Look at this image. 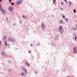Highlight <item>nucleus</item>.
<instances>
[{
	"mask_svg": "<svg viewBox=\"0 0 77 77\" xmlns=\"http://www.w3.org/2000/svg\"><path fill=\"white\" fill-rule=\"evenodd\" d=\"M8 9L9 10V11L11 12H12L13 11H14V7L12 6H9Z\"/></svg>",
	"mask_w": 77,
	"mask_h": 77,
	"instance_id": "1",
	"label": "nucleus"
},
{
	"mask_svg": "<svg viewBox=\"0 0 77 77\" xmlns=\"http://www.w3.org/2000/svg\"><path fill=\"white\" fill-rule=\"evenodd\" d=\"M59 30L61 34L63 33V29L62 26H60V27Z\"/></svg>",
	"mask_w": 77,
	"mask_h": 77,
	"instance_id": "2",
	"label": "nucleus"
},
{
	"mask_svg": "<svg viewBox=\"0 0 77 77\" xmlns=\"http://www.w3.org/2000/svg\"><path fill=\"white\" fill-rule=\"evenodd\" d=\"M22 2H23V1H22L21 0H20L18 2H16V3L17 5H20V4H21V3H22Z\"/></svg>",
	"mask_w": 77,
	"mask_h": 77,
	"instance_id": "3",
	"label": "nucleus"
},
{
	"mask_svg": "<svg viewBox=\"0 0 77 77\" xmlns=\"http://www.w3.org/2000/svg\"><path fill=\"white\" fill-rule=\"evenodd\" d=\"M45 24V23L44 22H42L41 26H42V28L43 29H45V26H44Z\"/></svg>",
	"mask_w": 77,
	"mask_h": 77,
	"instance_id": "4",
	"label": "nucleus"
},
{
	"mask_svg": "<svg viewBox=\"0 0 77 77\" xmlns=\"http://www.w3.org/2000/svg\"><path fill=\"white\" fill-rule=\"evenodd\" d=\"M76 48H77L75 46L74 47V48H73L74 51L75 53H77V51L76 50Z\"/></svg>",
	"mask_w": 77,
	"mask_h": 77,
	"instance_id": "5",
	"label": "nucleus"
},
{
	"mask_svg": "<svg viewBox=\"0 0 77 77\" xmlns=\"http://www.w3.org/2000/svg\"><path fill=\"white\" fill-rule=\"evenodd\" d=\"M2 54L3 55H4V56H6V54L3 51H2Z\"/></svg>",
	"mask_w": 77,
	"mask_h": 77,
	"instance_id": "6",
	"label": "nucleus"
},
{
	"mask_svg": "<svg viewBox=\"0 0 77 77\" xmlns=\"http://www.w3.org/2000/svg\"><path fill=\"white\" fill-rule=\"evenodd\" d=\"M2 13L3 14H6V12L5 11V10H4L3 9L2 10Z\"/></svg>",
	"mask_w": 77,
	"mask_h": 77,
	"instance_id": "7",
	"label": "nucleus"
},
{
	"mask_svg": "<svg viewBox=\"0 0 77 77\" xmlns=\"http://www.w3.org/2000/svg\"><path fill=\"white\" fill-rule=\"evenodd\" d=\"M72 29L73 30H77V28L75 27H74L72 28Z\"/></svg>",
	"mask_w": 77,
	"mask_h": 77,
	"instance_id": "8",
	"label": "nucleus"
},
{
	"mask_svg": "<svg viewBox=\"0 0 77 77\" xmlns=\"http://www.w3.org/2000/svg\"><path fill=\"white\" fill-rule=\"evenodd\" d=\"M12 39V38H9L8 39V41L9 42H11Z\"/></svg>",
	"mask_w": 77,
	"mask_h": 77,
	"instance_id": "9",
	"label": "nucleus"
},
{
	"mask_svg": "<svg viewBox=\"0 0 77 77\" xmlns=\"http://www.w3.org/2000/svg\"><path fill=\"white\" fill-rule=\"evenodd\" d=\"M23 69V70H24L25 72L26 73H27V70H26V69L25 68H22Z\"/></svg>",
	"mask_w": 77,
	"mask_h": 77,
	"instance_id": "10",
	"label": "nucleus"
},
{
	"mask_svg": "<svg viewBox=\"0 0 77 77\" xmlns=\"http://www.w3.org/2000/svg\"><path fill=\"white\" fill-rule=\"evenodd\" d=\"M69 8H70V7H71V2L69 1Z\"/></svg>",
	"mask_w": 77,
	"mask_h": 77,
	"instance_id": "11",
	"label": "nucleus"
},
{
	"mask_svg": "<svg viewBox=\"0 0 77 77\" xmlns=\"http://www.w3.org/2000/svg\"><path fill=\"white\" fill-rule=\"evenodd\" d=\"M22 17L23 18H25V20H27V17L26 16L24 15H23Z\"/></svg>",
	"mask_w": 77,
	"mask_h": 77,
	"instance_id": "12",
	"label": "nucleus"
},
{
	"mask_svg": "<svg viewBox=\"0 0 77 77\" xmlns=\"http://www.w3.org/2000/svg\"><path fill=\"white\" fill-rule=\"evenodd\" d=\"M26 65H28V66H30V64L26 61Z\"/></svg>",
	"mask_w": 77,
	"mask_h": 77,
	"instance_id": "13",
	"label": "nucleus"
},
{
	"mask_svg": "<svg viewBox=\"0 0 77 77\" xmlns=\"http://www.w3.org/2000/svg\"><path fill=\"white\" fill-rule=\"evenodd\" d=\"M64 20H66V22H68V19L67 18H65L64 19Z\"/></svg>",
	"mask_w": 77,
	"mask_h": 77,
	"instance_id": "14",
	"label": "nucleus"
},
{
	"mask_svg": "<svg viewBox=\"0 0 77 77\" xmlns=\"http://www.w3.org/2000/svg\"><path fill=\"white\" fill-rule=\"evenodd\" d=\"M11 42H15V40L14 39H12Z\"/></svg>",
	"mask_w": 77,
	"mask_h": 77,
	"instance_id": "15",
	"label": "nucleus"
},
{
	"mask_svg": "<svg viewBox=\"0 0 77 77\" xmlns=\"http://www.w3.org/2000/svg\"><path fill=\"white\" fill-rule=\"evenodd\" d=\"M3 10V8L2 7H0V11H2Z\"/></svg>",
	"mask_w": 77,
	"mask_h": 77,
	"instance_id": "16",
	"label": "nucleus"
},
{
	"mask_svg": "<svg viewBox=\"0 0 77 77\" xmlns=\"http://www.w3.org/2000/svg\"><path fill=\"white\" fill-rule=\"evenodd\" d=\"M6 36L4 35L3 36V39H5L6 38Z\"/></svg>",
	"mask_w": 77,
	"mask_h": 77,
	"instance_id": "17",
	"label": "nucleus"
},
{
	"mask_svg": "<svg viewBox=\"0 0 77 77\" xmlns=\"http://www.w3.org/2000/svg\"><path fill=\"white\" fill-rule=\"evenodd\" d=\"M63 23V21L62 20H61L60 21V22H59V23L60 24L61 23Z\"/></svg>",
	"mask_w": 77,
	"mask_h": 77,
	"instance_id": "18",
	"label": "nucleus"
},
{
	"mask_svg": "<svg viewBox=\"0 0 77 77\" xmlns=\"http://www.w3.org/2000/svg\"><path fill=\"white\" fill-rule=\"evenodd\" d=\"M5 42V45H6V46H7L8 44H7V41H6Z\"/></svg>",
	"mask_w": 77,
	"mask_h": 77,
	"instance_id": "19",
	"label": "nucleus"
},
{
	"mask_svg": "<svg viewBox=\"0 0 77 77\" xmlns=\"http://www.w3.org/2000/svg\"><path fill=\"white\" fill-rule=\"evenodd\" d=\"M60 9H61V11H63V10H64V9L61 7L60 8Z\"/></svg>",
	"mask_w": 77,
	"mask_h": 77,
	"instance_id": "20",
	"label": "nucleus"
},
{
	"mask_svg": "<svg viewBox=\"0 0 77 77\" xmlns=\"http://www.w3.org/2000/svg\"><path fill=\"white\" fill-rule=\"evenodd\" d=\"M21 75H24V73L23 72L21 73Z\"/></svg>",
	"mask_w": 77,
	"mask_h": 77,
	"instance_id": "21",
	"label": "nucleus"
},
{
	"mask_svg": "<svg viewBox=\"0 0 77 77\" xmlns=\"http://www.w3.org/2000/svg\"><path fill=\"white\" fill-rule=\"evenodd\" d=\"M73 12L74 13H76V11L75 9L73 10Z\"/></svg>",
	"mask_w": 77,
	"mask_h": 77,
	"instance_id": "22",
	"label": "nucleus"
},
{
	"mask_svg": "<svg viewBox=\"0 0 77 77\" xmlns=\"http://www.w3.org/2000/svg\"><path fill=\"white\" fill-rule=\"evenodd\" d=\"M16 23H14L13 24V26H16Z\"/></svg>",
	"mask_w": 77,
	"mask_h": 77,
	"instance_id": "23",
	"label": "nucleus"
},
{
	"mask_svg": "<svg viewBox=\"0 0 77 77\" xmlns=\"http://www.w3.org/2000/svg\"><path fill=\"white\" fill-rule=\"evenodd\" d=\"M8 63H11V61L9 60H8Z\"/></svg>",
	"mask_w": 77,
	"mask_h": 77,
	"instance_id": "24",
	"label": "nucleus"
},
{
	"mask_svg": "<svg viewBox=\"0 0 77 77\" xmlns=\"http://www.w3.org/2000/svg\"><path fill=\"white\" fill-rule=\"evenodd\" d=\"M6 18L7 21H8V17H6Z\"/></svg>",
	"mask_w": 77,
	"mask_h": 77,
	"instance_id": "25",
	"label": "nucleus"
},
{
	"mask_svg": "<svg viewBox=\"0 0 77 77\" xmlns=\"http://www.w3.org/2000/svg\"><path fill=\"white\" fill-rule=\"evenodd\" d=\"M19 22L20 23H22V20H20Z\"/></svg>",
	"mask_w": 77,
	"mask_h": 77,
	"instance_id": "26",
	"label": "nucleus"
},
{
	"mask_svg": "<svg viewBox=\"0 0 77 77\" xmlns=\"http://www.w3.org/2000/svg\"><path fill=\"white\" fill-rule=\"evenodd\" d=\"M64 2H65L66 3H67V1H66V0H64Z\"/></svg>",
	"mask_w": 77,
	"mask_h": 77,
	"instance_id": "27",
	"label": "nucleus"
},
{
	"mask_svg": "<svg viewBox=\"0 0 77 77\" xmlns=\"http://www.w3.org/2000/svg\"><path fill=\"white\" fill-rule=\"evenodd\" d=\"M55 1H56V0H53V3L54 4V2H55Z\"/></svg>",
	"mask_w": 77,
	"mask_h": 77,
	"instance_id": "28",
	"label": "nucleus"
},
{
	"mask_svg": "<svg viewBox=\"0 0 77 77\" xmlns=\"http://www.w3.org/2000/svg\"><path fill=\"white\" fill-rule=\"evenodd\" d=\"M35 45L36 46V45H38V46H39V45H40V44H36Z\"/></svg>",
	"mask_w": 77,
	"mask_h": 77,
	"instance_id": "29",
	"label": "nucleus"
},
{
	"mask_svg": "<svg viewBox=\"0 0 77 77\" xmlns=\"http://www.w3.org/2000/svg\"><path fill=\"white\" fill-rule=\"evenodd\" d=\"M11 5H14V2H12L11 3Z\"/></svg>",
	"mask_w": 77,
	"mask_h": 77,
	"instance_id": "30",
	"label": "nucleus"
},
{
	"mask_svg": "<svg viewBox=\"0 0 77 77\" xmlns=\"http://www.w3.org/2000/svg\"><path fill=\"white\" fill-rule=\"evenodd\" d=\"M35 72L36 74H38V72H36V71H35Z\"/></svg>",
	"mask_w": 77,
	"mask_h": 77,
	"instance_id": "31",
	"label": "nucleus"
},
{
	"mask_svg": "<svg viewBox=\"0 0 77 77\" xmlns=\"http://www.w3.org/2000/svg\"><path fill=\"white\" fill-rule=\"evenodd\" d=\"M77 36H75V40L77 39Z\"/></svg>",
	"mask_w": 77,
	"mask_h": 77,
	"instance_id": "32",
	"label": "nucleus"
},
{
	"mask_svg": "<svg viewBox=\"0 0 77 77\" xmlns=\"http://www.w3.org/2000/svg\"><path fill=\"white\" fill-rule=\"evenodd\" d=\"M62 17L63 18H65V16L64 15H63Z\"/></svg>",
	"mask_w": 77,
	"mask_h": 77,
	"instance_id": "33",
	"label": "nucleus"
},
{
	"mask_svg": "<svg viewBox=\"0 0 77 77\" xmlns=\"http://www.w3.org/2000/svg\"><path fill=\"white\" fill-rule=\"evenodd\" d=\"M28 52L29 53H31V51H29Z\"/></svg>",
	"mask_w": 77,
	"mask_h": 77,
	"instance_id": "34",
	"label": "nucleus"
},
{
	"mask_svg": "<svg viewBox=\"0 0 77 77\" xmlns=\"http://www.w3.org/2000/svg\"><path fill=\"white\" fill-rule=\"evenodd\" d=\"M51 45L52 46H53V45H54V44L53 43H51Z\"/></svg>",
	"mask_w": 77,
	"mask_h": 77,
	"instance_id": "35",
	"label": "nucleus"
},
{
	"mask_svg": "<svg viewBox=\"0 0 77 77\" xmlns=\"http://www.w3.org/2000/svg\"><path fill=\"white\" fill-rule=\"evenodd\" d=\"M61 4L62 5H63V2H61Z\"/></svg>",
	"mask_w": 77,
	"mask_h": 77,
	"instance_id": "36",
	"label": "nucleus"
},
{
	"mask_svg": "<svg viewBox=\"0 0 77 77\" xmlns=\"http://www.w3.org/2000/svg\"><path fill=\"white\" fill-rule=\"evenodd\" d=\"M51 17H54V16L53 15H51Z\"/></svg>",
	"mask_w": 77,
	"mask_h": 77,
	"instance_id": "37",
	"label": "nucleus"
},
{
	"mask_svg": "<svg viewBox=\"0 0 77 77\" xmlns=\"http://www.w3.org/2000/svg\"><path fill=\"white\" fill-rule=\"evenodd\" d=\"M30 46H31V47H32V46H33V45H32V44L30 45Z\"/></svg>",
	"mask_w": 77,
	"mask_h": 77,
	"instance_id": "38",
	"label": "nucleus"
},
{
	"mask_svg": "<svg viewBox=\"0 0 77 77\" xmlns=\"http://www.w3.org/2000/svg\"><path fill=\"white\" fill-rule=\"evenodd\" d=\"M9 1L10 2H11V1H12V0H9Z\"/></svg>",
	"mask_w": 77,
	"mask_h": 77,
	"instance_id": "39",
	"label": "nucleus"
},
{
	"mask_svg": "<svg viewBox=\"0 0 77 77\" xmlns=\"http://www.w3.org/2000/svg\"><path fill=\"white\" fill-rule=\"evenodd\" d=\"M1 41H0V44H1Z\"/></svg>",
	"mask_w": 77,
	"mask_h": 77,
	"instance_id": "40",
	"label": "nucleus"
},
{
	"mask_svg": "<svg viewBox=\"0 0 77 77\" xmlns=\"http://www.w3.org/2000/svg\"><path fill=\"white\" fill-rule=\"evenodd\" d=\"M9 3H11V1H9Z\"/></svg>",
	"mask_w": 77,
	"mask_h": 77,
	"instance_id": "41",
	"label": "nucleus"
},
{
	"mask_svg": "<svg viewBox=\"0 0 77 77\" xmlns=\"http://www.w3.org/2000/svg\"><path fill=\"white\" fill-rule=\"evenodd\" d=\"M2 0H0V2H2Z\"/></svg>",
	"mask_w": 77,
	"mask_h": 77,
	"instance_id": "42",
	"label": "nucleus"
},
{
	"mask_svg": "<svg viewBox=\"0 0 77 77\" xmlns=\"http://www.w3.org/2000/svg\"><path fill=\"white\" fill-rule=\"evenodd\" d=\"M1 7V5L0 4V8Z\"/></svg>",
	"mask_w": 77,
	"mask_h": 77,
	"instance_id": "43",
	"label": "nucleus"
},
{
	"mask_svg": "<svg viewBox=\"0 0 77 77\" xmlns=\"http://www.w3.org/2000/svg\"><path fill=\"white\" fill-rule=\"evenodd\" d=\"M31 15H32V16H33V14H31Z\"/></svg>",
	"mask_w": 77,
	"mask_h": 77,
	"instance_id": "44",
	"label": "nucleus"
},
{
	"mask_svg": "<svg viewBox=\"0 0 77 77\" xmlns=\"http://www.w3.org/2000/svg\"><path fill=\"white\" fill-rule=\"evenodd\" d=\"M76 27L77 28V24L76 25Z\"/></svg>",
	"mask_w": 77,
	"mask_h": 77,
	"instance_id": "45",
	"label": "nucleus"
},
{
	"mask_svg": "<svg viewBox=\"0 0 77 77\" xmlns=\"http://www.w3.org/2000/svg\"><path fill=\"white\" fill-rule=\"evenodd\" d=\"M1 46V44H0V47Z\"/></svg>",
	"mask_w": 77,
	"mask_h": 77,
	"instance_id": "46",
	"label": "nucleus"
},
{
	"mask_svg": "<svg viewBox=\"0 0 77 77\" xmlns=\"http://www.w3.org/2000/svg\"><path fill=\"white\" fill-rule=\"evenodd\" d=\"M66 77H69V76H67Z\"/></svg>",
	"mask_w": 77,
	"mask_h": 77,
	"instance_id": "47",
	"label": "nucleus"
},
{
	"mask_svg": "<svg viewBox=\"0 0 77 77\" xmlns=\"http://www.w3.org/2000/svg\"><path fill=\"white\" fill-rule=\"evenodd\" d=\"M62 15H63V14H62Z\"/></svg>",
	"mask_w": 77,
	"mask_h": 77,
	"instance_id": "48",
	"label": "nucleus"
},
{
	"mask_svg": "<svg viewBox=\"0 0 77 77\" xmlns=\"http://www.w3.org/2000/svg\"><path fill=\"white\" fill-rule=\"evenodd\" d=\"M9 71H10V70H9Z\"/></svg>",
	"mask_w": 77,
	"mask_h": 77,
	"instance_id": "49",
	"label": "nucleus"
},
{
	"mask_svg": "<svg viewBox=\"0 0 77 77\" xmlns=\"http://www.w3.org/2000/svg\"><path fill=\"white\" fill-rule=\"evenodd\" d=\"M51 38H52V37H51Z\"/></svg>",
	"mask_w": 77,
	"mask_h": 77,
	"instance_id": "50",
	"label": "nucleus"
},
{
	"mask_svg": "<svg viewBox=\"0 0 77 77\" xmlns=\"http://www.w3.org/2000/svg\"><path fill=\"white\" fill-rule=\"evenodd\" d=\"M49 44H50V43H49Z\"/></svg>",
	"mask_w": 77,
	"mask_h": 77,
	"instance_id": "51",
	"label": "nucleus"
}]
</instances>
